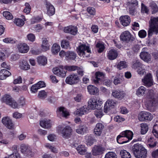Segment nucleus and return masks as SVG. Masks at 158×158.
<instances>
[{"label": "nucleus", "mask_w": 158, "mask_h": 158, "mask_svg": "<svg viewBox=\"0 0 158 158\" xmlns=\"http://www.w3.org/2000/svg\"><path fill=\"white\" fill-rule=\"evenodd\" d=\"M154 92L152 89L149 90L144 99L143 103L146 109L151 111H153L158 104L154 98Z\"/></svg>", "instance_id": "1"}, {"label": "nucleus", "mask_w": 158, "mask_h": 158, "mask_svg": "<svg viewBox=\"0 0 158 158\" xmlns=\"http://www.w3.org/2000/svg\"><path fill=\"white\" fill-rule=\"evenodd\" d=\"M133 151L134 155L136 158H146L147 150L141 144H135Z\"/></svg>", "instance_id": "2"}, {"label": "nucleus", "mask_w": 158, "mask_h": 158, "mask_svg": "<svg viewBox=\"0 0 158 158\" xmlns=\"http://www.w3.org/2000/svg\"><path fill=\"white\" fill-rule=\"evenodd\" d=\"M88 103V106L90 110H95L99 108L103 102L100 98L93 97L89 99Z\"/></svg>", "instance_id": "3"}, {"label": "nucleus", "mask_w": 158, "mask_h": 158, "mask_svg": "<svg viewBox=\"0 0 158 158\" xmlns=\"http://www.w3.org/2000/svg\"><path fill=\"white\" fill-rule=\"evenodd\" d=\"M57 132L59 134H61L64 138H68L71 134L72 129L68 126L64 127V125H59L57 128Z\"/></svg>", "instance_id": "4"}, {"label": "nucleus", "mask_w": 158, "mask_h": 158, "mask_svg": "<svg viewBox=\"0 0 158 158\" xmlns=\"http://www.w3.org/2000/svg\"><path fill=\"white\" fill-rule=\"evenodd\" d=\"M77 52L80 56L83 57H88L91 52L89 46L85 44H81L78 46Z\"/></svg>", "instance_id": "5"}, {"label": "nucleus", "mask_w": 158, "mask_h": 158, "mask_svg": "<svg viewBox=\"0 0 158 158\" xmlns=\"http://www.w3.org/2000/svg\"><path fill=\"white\" fill-rule=\"evenodd\" d=\"M153 32L158 33V17L151 18V19L148 36H151Z\"/></svg>", "instance_id": "6"}, {"label": "nucleus", "mask_w": 158, "mask_h": 158, "mask_svg": "<svg viewBox=\"0 0 158 158\" xmlns=\"http://www.w3.org/2000/svg\"><path fill=\"white\" fill-rule=\"evenodd\" d=\"M117 102L112 99L108 100L105 102L104 108V111L106 113H108L112 108H114L117 104Z\"/></svg>", "instance_id": "7"}, {"label": "nucleus", "mask_w": 158, "mask_h": 158, "mask_svg": "<svg viewBox=\"0 0 158 158\" xmlns=\"http://www.w3.org/2000/svg\"><path fill=\"white\" fill-rule=\"evenodd\" d=\"M80 78L77 74H72L68 76L66 78L65 82L70 85L78 83L80 81Z\"/></svg>", "instance_id": "8"}, {"label": "nucleus", "mask_w": 158, "mask_h": 158, "mask_svg": "<svg viewBox=\"0 0 158 158\" xmlns=\"http://www.w3.org/2000/svg\"><path fill=\"white\" fill-rule=\"evenodd\" d=\"M153 118V115L150 113L145 111H142L138 115V119L140 121L145 120L151 121Z\"/></svg>", "instance_id": "9"}, {"label": "nucleus", "mask_w": 158, "mask_h": 158, "mask_svg": "<svg viewBox=\"0 0 158 158\" xmlns=\"http://www.w3.org/2000/svg\"><path fill=\"white\" fill-rule=\"evenodd\" d=\"M143 85L147 87H150L153 85V79L152 74L150 73L147 74L142 79Z\"/></svg>", "instance_id": "10"}, {"label": "nucleus", "mask_w": 158, "mask_h": 158, "mask_svg": "<svg viewBox=\"0 0 158 158\" xmlns=\"http://www.w3.org/2000/svg\"><path fill=\"white\" fill-rule=\"evenodd\" d=\"M56 113L57 116L60 118H67L70 115L68 110L63 107H60L58 108L56 110Z\"/></svg>", "instance_id": "11"}, {"label": "nucleus", "mask_w": 158, "mask_h": 158, "mask_svg": "<svg viewBox=\"0 0 158 158\" xmlns=\"http://www.w3.org/2000/svg\"><path fill=\"white\" fill-rule=\"evenodd\" d=\"M89 110L88 106L85 105L77 109L74 112V114L75 115L82 116L88 113Z\"/></svg>", "instance_id": "12"}, {"label": "nucleus", "mask_w": 158, "mask_h": 158, "mask_svg": "<svg viewBox=\"0 0 158 158\" xmlns=\"http://www.w3.org/2000/svg\"><path fill=\"white\" fill-rule=\"evenodd\" d=\"M2 122L3 124L9 129H12L14 127V124L11 120L8 117H5L2 119Z\"/></svg>", "instance_id": "13"}, {"label": "nucleus", "mask_w": 158, "mask_h": 158, "mask_svg": "<svg viewBox=\"0 0 158 158\" xmlns=\"http://www.w3.org/2000/svg\"><path fill=\"white\" fill-rule=\"evenodd\" d=\"M64 31L65 33L75 35L77 33V28L75 26L70 25L64 27Z\"/></svg>", "instance_id": "14"}, {"label": "nucleus", "mask_w": 158, "mask_h": 158, "mask_svg": "<svg viewBox=\"0 0 158 158\" xmlns=\"http://www.w3.org/2000/svg\"><path fill=\"white\" fill-rule=\"evenodd\" d=\"M120 37L121 40L127 42L131 40L132 37L131 34L127 31H125L122 32Z\"/></svg>", "instance_id": "15"}, {"label": "nucleus", "mask_w": 158, "mask_h": 158, "mask_svg": "<svg viewBox=\"0 0 158 158\" xmlns=\"http://www.w3.org/2000/svg\"><path fill=\"white\" fill-rule=\"evenodd\" d=\"M21 152L26 156H32V152L30 147L27 144H22L20 146Z\"/></svg>", "instance_id": "16"}, {"label": "nucleus", "mask_w": 158, "mask_h": 158, "mask_svg": "<svg viewBox=\"0 0 158 158\" xmlns=\"http://www.w3.org/2000/svg\"><path fill=\"white\" fill-rule=\"evenodd\" d=\"M104 74L100 72H97L95 73V78L94 82L96 84L102 83L104 78Z\"/></svg>", "instance_id": "17"}, {"label": "nucleus", "mask_w": 158, "mask_h": 158, "mask_svg": "<svg viewBox=\"0 0 158 158\" xmlns=\"http://www.w3.org/2000/svg\"><path fill=\"white\" fill-rule=\"evenodd\" d=\"M104 127V125L102 123H97L94 129V133L95 135L97 136H100L102 133Z\"/></svg>", "instance_id": "18"}, {"label": "nucleus", "mask_w": 158, "mask_h": 158, "mask_svg": "<svg viewBox=\"0 0 158 158\" xmlns=\"http://www.w3.org/2000/svg\"><path fill=\"white\" fill-rule=\"evenodd\" d=\"M47 14L49 16H52L55 13V9L54 6L48 2H46L45 3Z\"/></svg>", "instance_id": "19"}, {"label": "nucleus", "mask_w": 158, "mask_h": 158, "mask_svg": "<svg viewBox=\"0 0 158 158\" xmlns=\"http://www.w3.org/2000/svg\"><path fill=\"white\" fill-rule=\"evenodd\" d=\"M112 95L114 98L121 100L125 96V94L123 91L114 90L112 91Z\"/></svg>", "instance_id": "20"}, {"label": "nucleus", "mask_w": 158, "mask_h": 158, "mask_svg": "<svg viewBox=\"0 0 158 158\" xmlns=\"http://www.w3.org/2000/svg\"><path fill=\"white\" fill-rule=\"evenodd\" d=\"M146 48H144L140 54V57L141 59L144 61L148 62L151 61V57L150 55L148 52L144 51L146 49Z\"/></svg>", "instance_id": "21"}, {"label": "nucleus", "mask_w": 158, "mask_h": 158, "mask_svg": "<svg viewBox=\"0 0 158 158\" xmlns=\"http://www.w3.org/2000/svg\"><path fill=\"white\" fill-rule=\"evenodd\" d=\"M53 73L56 75L64 77L66 75V72L64 70L63 67H60V68L56 67L52 69Z\"/></svg>", "instance_id": "22"}, {"label": "nucleus", "mask_w": 158, "mask_h": 158, "mask_svg": "<svg viewBox=\"0 0 158 158\" xmlns=\"http://www.w3.org/2000/svg\"><path fill=\"white\" fill-rule=\"evenodd\" d=\"M118 56V53L115 49H111L107 52V57L110 60L115 59Z\"/></svg>", "instance_id": "23"}, {"label": "nucleus", "mask_w": 158, "mask_h": 158, "mask_svg": "<svg viewBox=\"0 0 158 158\" xmlns=\"http://www.w3.org/2000/svg\"><path fill=\"white\" fill-rule=\"evenodd\" d=\"M17 48L19 51L23 53H27L29 49V46L25 43H21L18 44Z\"/></svg>", "instance_id": "24"}, {"label": "nucleus", "mask_w": 158, "mask_h": 158, "mask_svg": "<svg viewBox=\"0 0 158 158\" xmlns=\"http://www.w3.org/2000/svg\"><path fill=\"white\" fill-rule=\"evenodd\" d=\"M40 125L42 128L48 129L52 127V122L49 119H44L40 121Z\"/></svg>", "instance_id": "25"}, {"label": "nucleus", "mask_w": 158, "mask_h": 158, "mask_svg": "<svg viewBox=\"0 0 158 158\" xmlns=\"http://www.w3.org/2000/svg\"><path fill=\"white\" fill-rule=\"evenodd\" d=\"M88 131V128L85 125H79L76 129V132L77 133L82 135L87 133Z\"/></svg>", "instance_id": "26"}, {"label": "nucleus", "mask_w": 158, "mask_h": 158, "mask_svg": "<svg viewBox=\"0 0 158 158\" xmlns=\"http://www.w3.org/2000/svg\"><path fill=\"white\" fill-rule=\"evenodd\" d=\"M147 90L146 88L143 86H141L136 89L135 94L139 97L143 96L145 95Z\"/></svg>", "instance_id": "27"}, {"label": "nucleus", "mask_w": 158, "mask_h": 158, "mask_svg": "<svg viewBox=\"0 0 158 158\" xmlns=\"http://www.w3.org/2000/svg\"><path fill=\"white\" fill-rule=\"evenodd\" d=\"M105 148L101 146H95L92 150V154L94 156H97L102 154Z\"/></svg>", "instance_id": "28"}, {"label": "nucleus", "mask_w": 158, "mask_h": 158, "mask_svg": "<svg viewBox=\"0 0 158 158\" xmlns=\"http://www.w3.org/2000/svg\"><path fill=\"white\" fill-rule=\"evenodd\" d=\"M119 20L121 24L124 26H127L129 25L131 22V19L128 15H125L120 17Z\"/></svg>", "instance_id": "29"}, {"label": "nucleus", "mask_w": 158, "mask_h": 158, "mask_svg": "<svg viewBox=\"0 0 158 158\" xmlns=\"http://www.w3.org/2000/svg\"><path fill=\"white\" fill-rule=\"evenodd\" d=\"M11 73L6 69H3L0 71V79L3 80L11 75Z\"/></svg>", "instance_id": "30"}, {"label": "nucleus", "mask_w": 158, "mask_h": 158, "mask_svg": "<svg viewBox=\"0 0 158 158\" xmlns=\"http://www.w3.org/2000/svg\"><path fill=\"white\" fill-rule=\"evenodd\" d=\"M19 67L21 69L27 70L30 69V66L27 61L25 60H21L19 63Z\"/></svg>", "instance_id": "31"}, {"label": "nucleus", "mask_w": 158, "mask_h": 158, "mask_svg": "<svg viewBox=\"0 0 158 158\" xmlns=\"http://www.w3.org/2000/svg\"><path fill=\"white\" fill-rule=\"evenodd\" d=\"M50 45L47 39L45 38L42 39L41 44L42 50L43 51H46L49 49Z\"/></svg>", "instance_id": "32"}, {"label": "nucleus", "mask_w": 158, "mask_h": 158, "mask_svg": "<svg viewBox=\"0 0 158 158\" xmlns=\"http://www.w3.org/2000/svg\"><path fill=\"white\" fill-rule=\"evenodd\" d=\"M87 89L89 94L91 95H96L99 92L98 89L96 87L92 85H88Z\"/></svg>", "instance_id": "33"}, {"label": "nucleus", "mask_w": 158, "mask_h": 158, "mask_svg": "<svg viewBox=\"0 0 158 158\" xmlns=\"http://www.w3.org/2000/svg\"><path fill=\"white\" fill-rule=\"evenodd\" d=\"M78 153L81 155H84L87 151V148L84 145H78L76 148Z\"/></svg>", "instance_id": "34"}, {"label": "nucleus", "mask_w": 158, "mask_h": 158, "mask_svg": "<svg viewBox=\"0 0 158 158\" xmlns=\"http://www.w3.org/2000/svg\"><path fill=\"white\" fill-rule=\"evenodd\" d=\"M121 135H124L127 139V140H131L133 138V132L129 130H126L121 132Z\"/></svg>", "instance_id": "35"}, {"label": "nucleus", "mask_w": 158, "mask_h": 158, "mask_svg": "<svg viewBox=\"0 0 158 158\" xmlns=\"http://www.w3.org/2000/svg\"><path fill=\"white\" fill-rule=\"evenodd\" d=\"M117 141L118 143L120 144L126 143L129 141V140H127V138L126 136L121 135V133L117 136Z\"/></svg>", "instance_id": "36"}, {"label": "nucleus", "mask_w": 158, "mask_h": 158, "mask_svg": "<svg viewBox=\"0 0 158 158\" xmlns=\"http://www.w3.org/2000/svg\"><path fill=\"white\" fill-rule=\"evenodd\" d=\"M76 57V54L74 52L68 51L66 54V58L67 60H74Z\"/></svg>", "instance_id": "37"}, {"label": "nucleus", "mask_w": 158, "mask_h": 158, "mask_svg": "<svg viewBox=\"0 0 158 158\" xmlns=\"http://www.w3.org/2000/svg\"><path fill=\"white\" fill-rule=\"evenodd\" d=\"M85 139L87 146H90L93 144L94 139L91 135H87L85 136Z\"/></svg>", "instance_id": "38"}, {"label": "nucleus", "mask_w": 158, "mask_h": 158, "mask_svg": "<svg viewBox=\"0 0 158 158\" xmlns=\"http://www.w3.org/2000/svg\"><path fill=\"white\" fill-rule=\"evenodd\" d=\"M148 144L150 147L153 148L156 145V142L155 138L151 137L148 139Z\"/></svg>", "instance_id": "39"}, {"label": "nucleus", "mask_w": 158, "mask_h": 158, "mask_svg": "<svg viewBox=\"0 0 158 158\" xmlns=\"http://www.w3.org/2000/svg\"><path fill=\"white\" fill-rule=\"evenodd\" d=\"M38 63L42 65H45L47 62V58L44 56H40L38 57L37 58Z\"/></svg>", "instance_id": "40"}, {"label": "nucleus", "mask_w": 158, "mask_h": 158, "mask_svg": "<svg viewBox=\"0 0 158 158\" xmlns=\"http://www.w3.org/2000/svg\"><path fill=\"white\" fill-rule=\"evenodd\" d=\"M12 98L9 94H6L3 95L1 99V101L8 105L11 101Z\"/></svg>", "instance_id": "41"}, {"label": "nucleus", "mask_w": 158, "mask_h": 158, "mask_svg": "<svg viewBox=\"0 0 158 158\" xmlns=\"http://www.w3.org/2000/svg\"><path fill=\"white\" fill-rule=\"evenodd\" d=\"M60 50V45L57 44H54L52 48V52L54 54H56Z\"/></svg>", "instance_id": "42"}, {"label": "nucleus", "mask_w": 158, "mask_h": 158, "mask_svg": "<svg viewBox=\"0 0 158 158\" xmlns=\"http://www.w3.org/2000/svg\"><path fill=\"white\" fill-rule=\"evenodd\" d=\"M121 158H131L130 154L126 150H123L120 152Z\"/></svg>", "instance_id": "43"}, {"label": "nucleus", "mask_w": 158, "mask_h": 158, "mask_svg": "<svg viewBox=\"0 0 158 158\" xmlns=\"http://www.w3.org/2000/svg\"><path fill=\"white\" fill-rule=\"evenodd\" d=\"M127 64L125 61H121L117 64V68L119 70L126 68L127 67Z\"/></svg>", "instance_id": "44"}, {"label": "nucleus", "mask_w": 158, "mask_h": 158, "mask_svg": "<svg viewBox=\"0 0 158 158\" xmlns=\"http://www.w3.org/2000/svg\"><path fill=\"white\" fill-rule=\"evenodd\" d=\"M140 125L141 127V133L142 134H144L147 133L148 131V126L146 123H142Z\"/></svg>", "instance_id": "45"}, {"label": "nucleus", "mask_w": 158, "mask_h": 158, "mask_svg": "<svg viewBox=\"0 0 158 158\" xmlns=\"http://www.w3.org/2000/svg\"><path fill=\"white\" fill-rule=\"evenodd\" d=\"M96 47L97 49L98 52L99 53L102 52L105 48L104 44L102 43H98L96 44Z\"/></svg>", "instance_id": "46"}, {"label": "nucleus", "mask_w": 158, "mask_h": 158, "mask_svg": "<svg viewBox=\"0 0 158 158\" xmlns=\"http://www.w3.org/2000/svg\"><path fill=\"white\" fill-rule=\"evenodd\" d=\"M45 147L48 149L51 150V151L54 153H57L58 152L56 148L52 145L51 144L49 143H46L45 145Z\"/></svg>", "instance_id": "47"}, {"label": "nucleus", "mask_w": 158, "mask_h": 158, "mask_svg": "<svg viewBox=\"0 0 158 158\" xmlns=\"http://www.w3.org/2000/svg\"><path fill=\"white\" fill-rule=\"evenodd\" d=\"M13 108H19V106L17 103L13 98L8 104Z\"/></svg>", "instance_id": "48"}, {"label": "nucleus", "mask_w": 158, "mask_h": 158, "mask_svg": "<svg viewBox=\"0 0 158 158\" xmlns=\"http://www.w3.org/2000/svg\"><path fill=\"white\" fill-rule=\"evenodd\" d=\"M128 7H135L138 4V2L136 0H131L127 2Z\"/></svg>", "instance_id": "49"}, {"label": "nucleus", "mask_w": 158, "mask_h": 158, "mask_svg": "<svg viewBox=\"0 0 158 158\" xmlns=\"http://www.w3.org/2000/svg\"><path fill=\"white\" fill-rule=\"evenodd\" d=\"M152 14L157 12L158 11V7L156 4L155 3H152L150 5Z\"/></svg>", "instance_id": "50"}, {"label": "nucleus", "mask_w": 158, "mask_h": 158, "mask_svg": "<svg viewBox=\"0 0 158 158\" xmlns=\"http://www.w3.org/2000/svg\"><path fill=\"white\" fill-rule=\"evenodd\" d=\"M3 16L7 19H11L13 18L12 14L8 11H5L3 13Z\"/></svg>", "instance_id": "51"}, {"label": "nucleus", "mask_w": 158, "mask_h": 158, "mask_svg": "<svg viewBox=\"0 0 158 158\" xmlns=\"http://www.w3.org/2000/svg\"><path fill=\"white\" fill-rule=\"evenodd\" d=\"M14 22L17 26L19 27L22 26L24 24V21L20 19H15Z\"/></svg>", "instance_id": "52"}, {"label": "nucleus", "mask_w": 158, "mask_h": 158, "mask_svg": "<svg viewBox=\"0 0 158 158\" xmlns=\"http://www.w3.org/2000/svg\"><path fill=\"white\" fill-rule=\"evenodd\" d=\"M4 42L6 44H14L16 42V40L12 38H6L3 40Z\"/></svg>", "instance_id": "53"}, {"label": "nucleus", "mask_w": 158, "mask_h": 158, "mask_svg": "<svg viewBox=\"0 0 158 158\" xmlns=\"http://www.w3.org/2000/svg\"><path fill=\"white\" fill-rule=\"evenodd\" d=\"M64 68L65 69L69 71H75L77 69L78 67L76 65H67L64 66Z\"/></svg>", "instance_id": "54"}, {"label": "nucleus", "mask_w": 158, "mask_h": 158, "mask_svg": "<svg viewBox=\"0 0 158 158\" xmlns=\"http://www.w3.org/2000/svg\"><path fill=\"white\" fill-rule=\"evenodd\" d=\"M142 64L138 60H136L133 62L132 68L134 69H138L140 67H142Z\"/></svg>", "instance_id": "55"}, {"label": "nucleus", "mask_w": 158, "mask_h": 158, "mask_svg": "<svg viewBox=\"0 0 158 158\" xmlns=\"http://www.w3.org/2000/svg\"><path fill=\"white\" fill-rule=\"evenodd\" d=\"M152 133L155 136L158 138V125L157 124H155L153 127Z\"/></svg>", "instance_id": "56"}, {"label": "nucleus", "mask_w": 158, "mask_h": 158, "mask_svg": "<svg viewBox=\"0 0 158 158\" xmlns=\"http://www.w3.org/2000/svg\"><path fill=\"white\" fill-rule=\"evenodd\" d=\"M25 8L23 10V12L26 14H29L31 10V7L29 3L26 2L25 4Z\"/></svg>", "instance_id": "57"}, {"label": "nucleus", "mask_w": 158, "mask_h": 158, "mask_svg": "<svg viewBox=\"0 0 158 158\" xmlns=\"http://www.w3.org/2000/svg\"><path fill=\"white\" fill-rule=\"evenodd\" d=\"M5 158H21L20 154L18 152H14Z\"/></svg>", "instance_id": "58"}, {"label": "nucleus", "mask_w": 158, "mask_h": 158, "mask_svg": "<svg viewBox=\"0 0 158 158\" xmlns=\"http://www.w3.org/2000/svg\"><path fill=\"white\" fill-rule=\"evenodd\" d=\"M104 158H117L115 153L113 152H109L106 153Z\"/></svg>", "instance_id": "59"}, {"label": "nucleus", "mask_w": 158, "mask_h": 158, "mask_svg": "<svg viewBox=\"0 0 158 158\" xmlns=\"http://www.w3.org/2000/svg\"><path fill=\"white\" fill-rule=\"evenodd\" d=\"M94 114L98 118H101L103 115L102 110H100L94 111Z\"/></svg>", "instance_id": "60"}, {"label": "nucleus", "mask_w": 158, "mask_h": 158, "mask_svg": "<svg viewBox=\"0 0 158 158\" xmlns=\"http://www.w3.org/2000/svg\"><path fill=\"white\" fill-rule=\"evenodd\" d=\"M87 10L88 13L91 15L94 16L96 14V10L94 7H89L87 8Z\"/></svg>", "instance_id": "61"}, {"label": "nucleus", "mask_w": 158, "mask_h": 158, "mask_svg": "<svg viewBox=\"0 0 158 158\" xmlns=\"http://www.w3.org/2000/svg\"><path fill=\"white\" fill-rule=\"evenodd\" d=\"M61 47L64 48H68L69 47V42L66 40H63L61 42Z\"/></svg>", "instance_id": "62"}, {"label": "nucleus", "mask_w": 158, "mask_h": 158, "mask_svg": "<svg viewBox=\"0 0 158 158\" xmlns=\"http://www.w3.org/2000/svg\"><path fill=\"white\" fill-rule=\"evenodd\" d=\"M18 102L19 103V108L20 106H23L26 104V102L25 98L23 97H21L19 100Z\"/></svg>", "instance_id": "63"}, {"label": "nucleus", "mask_w": 158, "mask_h": 158, "mask_svg": "<svg viewBox=\"0 0 158 158\" xmlns=\"http://www.w3.org/2000/svg\"><path fill=\"white\" fill-rule=\"evenodd\" d=\"M27 39L31 42H34L35 39V35L32 33L29 34L27 35Z\"/></svg>", "instance_id": "64"}]
</instances>
